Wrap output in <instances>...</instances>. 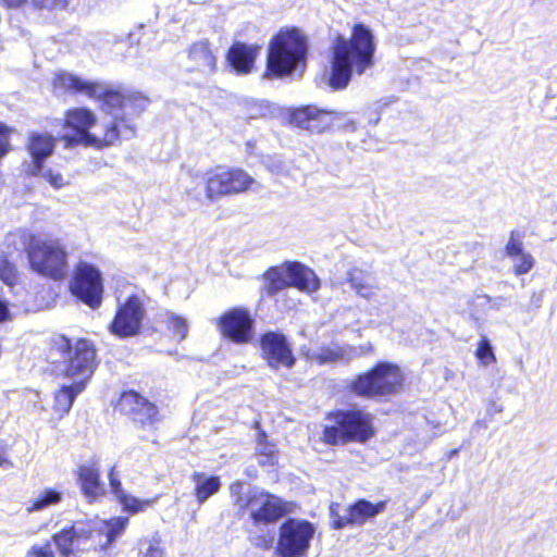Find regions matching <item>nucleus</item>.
Returning <instances> with one entry per match:
<instances>
[{
    "mask_svg": "<svg viewBox=\"0 0 557 557\" xmlns=\"http://www.w3.org/2000/svg\"><path fill=\"white\" fill-rule=\"evenodd\" d=\"M57 94L71 92L84 95L101 101V110L113 121L97 124L95 114L86 108L67 111L66 133L63 138L69 145L102 148L113 145L117 139H131L135 135L133 120L148 107L149 100L139 92L115 88L100 81H88L67 72H60L53 78Z\"/></svg>",
    "mask_w": 557,
    "mask_h": 557,
    "instance_id": "f257e3e1",
    "label": "nucleus"
},
{
    "mask_svg": "<svg viewBox=\"0 0 557 557\" xmlns=\"http://www.w3.org/2000/svg\"><path fill=\"white\" fill-rule=\"evenodd\" d=\"M375 44L372 32L363 24L354 26L349 39L338 37L332 46L329 85L345 89L354 74L362 75L374 64Z\"/></svg>",
    "mask_w": 557,
    "mask_h": 557,
    "instance_id": "f03ea898",
    "label": "nucleus"
},
{
    "mask_svg": "<svg viewBox=\"0 0 557 557\" xmlns=\"http://www.w3.org/2000/svg\"><path fill=\"white\" fill-rule=\"evenodd\" d=\"M129 519L127 517H113L108 520H101L90 523L77 522L69 529L53 535V541L64 557H78L81 552L109 548L116 539L125 531Z\"/></svg>",
    "mask_w": 557,
    "mask_h": 557,
    "instance_id": "7ed1b4c3",
    "label": "nucleus"
},
{
    "mask_svg": "<svg viewBox=\"0 0 557 557\" xmlns=\"http://www.w3.org/2000/svg\"><path fill=\"white\" fill-rule=\"evenodd\" d=\"M307 57V41L295 28L277 33L270 42L267 58L268 76L290 75Z\"/></svg>",
    "mask_w": 557,
    "mask_h": 557,
    "instance_id": "20e7f679",
    "label": "nucleus"
},
{
    "mask_svg": "<svg viewBox=\"0 0 557 557\" xmlns=\"http://www.w3.org/2000/svg\"><path fill=\"white\" fill-rule=\"evenodd\" d=\"M326 419L332 422L323 430V441L329 445L366 443L374 435L372 416L362 410H337Z\"/></svg>",
    "mask_w": 557,
    "mask_h": 557,
    "instance_id": "39448f33",
    "label": "nucleus"
},
{
    "mask_svg": "<svg viewBox=\"0 0 557 557\" xmlns=\"http://www.w3.org/2000/svg\"><path fill=\"white\" fill-rule=\"evenodd\" d=\"M32 269L42 276L62 280L69 272V253L58 238L32 235L26 248Z\"/></svg>",
    "mask_w": 557,
    "mask_h": 557,
    "instance_id": "423d86ee",
    "label": "nucleus"
},
{
    "mask_svg": "<svg viewBox=\"0 0 557 557\" xmlns=\"http://www.w3.org/2000/svg\"><path fill=\"white\" fill-rule=\"evenodd\" d=\"M230 493L239 512H250L255 523H271L285 515L281 499L258 488H245L237 481L231 484Z\"/></svg>",
    "mask_w": 557,
    "mask_h": 557,
    "instance_id": "0eeeda50",
    "label": "nucleus"
},
{
    "mask_svg": "<svg viewBox=\"0 0 557 557\" xmlns=\"http://www.w3.org/2000/svg\"><path fill=\"white\" fill-rule=\"evenodd\" d=\"M52 348L64 359V375L72 382H83L86 385L96 367L94 345L84 338L73 342L64 335H58L52 339Z\"/></svg>",
    "mask_w": 557,
    "mask_h": 557,
    "instance_id": "6e6552de",
    "label": "nucleus"
},
{
    "mask_svg": "<svg viewBox=\"0 0 557 557\" xmlns=\"http://www.w3.org/2000/svg\"><path fill=\"white\" fill-rule=\"evenodd\" d=\"M403 375L397 366L380 362L371 371L359 375L352 383V391L364 397L387 396L401 388Z\"/></svg>",
    "mask_w": 557,
    "mask_h": 557,
    "instance_id": "1a4fd4ad",
    "label": "nucleus"
},
{
    "mask_svg": "<svg viewBox=\"0 0 557 557\" xmlns=\"http://www.w3.org/2000/svg\"><path fill=\"white\" fill-rule=\"evenodd\" d=\"M403 375L397 366L380 362L371 371L359 375L352 383V391L364 397L387 396L401 388Z\"/></svg>",
    "mask_w": 557,
    "mask_h": 557,
    "instance_id": "9d476101",
    "label": "nucleus"
},
{
    "mask_svg": "<svg viewBox=\"0 0 557 557\" xmlns=\"http://www.w3.org/2000/svg\"><path fill=\"white\" fill-rule=\"evenodd\" d=\"M290 121L301 129L318 134L332 126L355 129V122L346 113L321 110L314 106L296 109Z\"/></svg>",
    "mask_w": 557,
    "mask_h": 557,
    "instance_id": "9b49d317",
    "label": "nucleus"
},
{
    "mask_svg": "<svg viewBox=\"0 0 557 557\" xmlns=\"http://www.w3.org/2000/svg\"><path fill=\"white\" fill-rule=\"evenodd\" d=\"M252 184H255V180L242 169L216 168L207 174V197L210 200H215L222 196L244 193Z\"/></svg>",
    "mask_w": 557,
    "mask_h": 557,
    "instance_id": "f8f14e48",
    "label": "nucleus"
},
{
    "mask_svg": "<svg viewBox=\"0 0 557 557\" xmlns=\"http://www.w3.org/2000/svg\"><path fill=\"white\" fill-rule=\"evenodd\" d=\"M315 529L305 520L288 519L280 528L277 553L281 557H302L307 554Z\"/></svg>",
    "mask_w": 557,
    "mask_h": 557,
    "instance_id": "ddd939ff",
    "label": "nucleus"
},
{
    "mask_svg": "<svg viewBox=\"0 0 557 557\" xmlns=\"http://www.w3.org/2000/svg\"><path fill=\"white\" fill-rule=\"evenodd\" d=\"M71 290L90 308H98L101 304L103 293L100 271L89 263L79 262L71 285Z\"/></svg>",
    "mask_w": 557,
    "mask_h": 557,
    "instance_id": "4468645a",
    "label": "nucleus"
},
{
    "mask_svg": "<svg viewBox=\"0 0 557 557\" xmlns=\"http://www.w3.org/2000/svg\"><path fill=\"white\" fill-rule=\"evenodd\" d=\"M146 311L139 296H129L121 305L110 324L111 332L119 337H131L140 331Z\"/></svg>",
    "mask_w": 557,
    "mask_h": 557,
    "instance_id": "2eb2a0df",
    "label": "nucleus"
},
{
    "mask_svg": "<svg viewBox=\"0 0 557 557\" xmlns=\"http://www.w3.org/2000/svg\"><path fill=\"white\" fill-rule=\"evenodd\" d=\"M253 320L243 308H234L220 318L222 334L235 343H247L252 337Z\"/></svg>",
    "mask_w": 557,
    "mask_h": 557,
    "instance_id": "dca6fc26",
    "label": "nucleus"
},
{
    "mask_svg": "<svg viewBox=\"0 0 557 557\" xmlns=\"http://www.w3.org/2000/svg\"><path fill=\"white\" fill-rule=\"evenodd\" d=\"M261 349L272 368H292L295 357L286 337L277 332H268L261 337Z\"/></svg>",
    "mask_w": 557,
    "mask_h": 557,
    "instance_id": "f3484780",
    "label": "nucleus"
},
{
    "mask_svg": "<svg viewBox=\"0 0 557 557\" xmlns=\"http://www.w3.org/2000/svg\"><path fill=\"white\" fill-rule=\"evenodd\" d=\"M54 146L55 140L51 135L47 133H33L27 145L32 162L27 164L26 173L33 176L40 175L44 170V162L52 154Z\"/></svg>",
    "mask_w": 557,
    "mask_h": 557,
    "instance_id": "a211bd4d",
    "label": "nucleus"
},
{
    "mask_svg": "<svg viewBox=\"0 0 557 557\" xmlns=\"http://www.w3.org/2000/svg\"><path fill=\"white\" fill-rule=\"evenodd\" d=\"M386 503L380 502L372 504L366 499H359L355 504L346 508L343 516H338L334 520L335 529H343L348 524H363L368 519L377 516L385 509Z\"/></svg>",
    "mask_w": 557,
    "mask_h": 557,
    "instance_id": "6ab92c4d",
    "label": "nucleus"
},
{
    "mask_svg": "<svg viewBox=\"0 0 557 557\" xmlns=\"http://www.w3.org/2000/svg\"><path fill=\"white\" fill-rule=\"evenodd\" d=\"M372 351V345L367 343L362 346H346L342 347L338 345L323 346L313 350L309 358L319 364L334 363L343 360H350L359 356L369 354Z\"/></svg>",
    "mask_w": 557,
    "mask_h": 557,
    "instance_id": "aec40b11",
    "label": "nucleus"
},
{
    "mask_svg": "<svg viewBox=\"0 0 557 557\" xmlns=\"http://www.w3.org/2000/svg\"><path fill=\"white\" fill-rule=\"evenodd\" d=\"M120 407L125 414L141 424L152 422L158 412L153 404L134 391L122 394Z\"/></svg>",
    "mask_w": 557,
    "mask_h": 557,
    "instance_id": "412c9836",
    "label": "nucleus"
},
{
    "mask_svg": "<svg viewBox=\"0 0 557 557\" xmlns=\"http://www.w3.org/2000/svg\"><path fill=\"white\" fill-rule=\"evenodd\" d=\"M505 252L512 261L516 275L527 274L534 267L535 260L533 256L524 250L521 235L516 231L510 233Z\"/></svg>",
    "mask_w": 557,
    "mask_h": 557,
    "instance_id": "4be33fe9",
    "label": "nucleus"
},
{
    "mask_svg": "<svg viewBox=\"0 0 557 557\" xmlns=\"http://www.w3.org/2000/svg\"><path fill=\"white\" fill-rule=\"evenodd\" d=\"M260 47L235 42L228 50L227 61L237 74H248L252 71Z\"/></svg>",
    "mask_w": 557,
    "mask_h": 557,
    "instance_id": "5701e85b",
    "label": "nucleus"
},
{
    "mask_svg": "<svg viewBox=\"0 0 557 557\" xmlns=\"http://www.w3.org/2000/svg\"><path fill=\"white\" fill-rule=\"evenodd\" d=\"M288 286L311 294L320 288V280L310 268L300 262H287Z\"/></svg>",
    "mask_w": 557,
    "mask_h": 557,
    "instance_id": "b1692460",
    "label": "nucleus"
},
{
    "mask_svg": "<svg viewBox=\"0 0 557 557\" xmlns=\"http://www.w3.org/2000/svg\"><path fill=\"white\" fill-rule=\"evenodd\" d=\"M77 475L82 492L90 502L98 499L104 494L97 462L81 466Z\"/></svg>",
    "mask_w": 557,
    "mask_h": 557,
    "instance_id": "393cba45",
    "label": "nucleus"
},
{
    "mask_svg": "<svg viewBox=\"0 0 557 557\" xmlns=\"http://www.w3.org/2000/svg\"><path fill=\"white\" fill-rule=\"evenodd\" d=\"M189 60L194 63L191 70L211 74L215 71L216 59L209 47L208 41H198L191 46L188 52Z\"/></svg>",
    "mask_w": 557,
    "mask_h": 557,
    "instance_id": "a878e982",
    "label": "nucleus"
},
{
    "mask_svg": "<svg viewBox=\"0 0 557 557\" xmlns=\"http://www.w3.org/2000/svg\"><path fill=\"white\" fill-rule=\"evenodd\" d=\"M194 482V494L199 505L207 502L212 495L216 494L221 486V479L219 476H208L201 472H195L191 475Z\"/></svg>",
    "mask_w": 557,
    "mask_h": 557,
    "instance_id": "bb28decb",
    "label": "nucleus"
},
{
    "mask_svg": "<svg viewBox=\"0 0 557 557\" xmlns=\"http://www.w3.org/2000/svg\"><path fill=\"white\" fill-rule=\"evenodd\" d=\"M347 281L360 297L371 299L376 294L377 287L373 284V278L361 269L354 268L349 270Z\"/></svg>",
    "mask_w": 557,
    "mask_h": 557,
    "instance_id": "cd10ccee",
    "label": "nucleus"
},
{
    "mask_svg": "<svg viewBox=\"0 0 557 557\" xmlns=\"http://www.w3.org/2000/svg\"><path fill=\"white\" fill-rule=\"evenodd\" d=\"M86 388L83 382H73L71 385H63L54 396L53 410L60 414V417L66 414L74 399Z\"/></svg>",
    "mask_w": 557,
    "mask_h": 557,
    "instance_id": "c85d7f7f",
    "label": "nucleus"
},
{
    "mask_svg": "<svg viewBox=\"0 0 557 557\" xmlns=\"http://www.w3.org/2000/svg\"><path fill=\"white\" fill-rule=\"evenodd\" d=\"M63 498V492L58 488L47 487L41 490L26 504L28 512L42 511L51 506L58 505Z\"/></svg>",
    "mask_w": 557,
    "mask_h": 557,
    "instance_id": "c756f323",
    "label": "nucleus"
},
{
    "mask_svg": "<svg viewBox=\"0 0 557 557\" xmlns=\"http://www.w3.org/2000/svg\"><path fill=\"white\" fill-rule=\"evenodd\" d=\"M267 281L265 289L269 295H274L277 292L288 286L287 278V262L278 267H272L264 273Z\"/></svg>",
    "mask_w": 557,
    "mask_h": 557,
    "instance_id": "7c9ffc66",
    "label": "nucleus"
},
{
    "mask_svg": "<svg viewBox=\"0 0 557 557\" xmlns=\"http://www.w3.org/2000/svg\"><path fill=\"white\" fill-rule=\"evenodd\" d=\"M163 322L178 341L186 338L188 333L187 320L174 312L166 311L163 315Z\"/></svg>",
    "mask_w": 557,
    "mask_h": 557,
    "instance_id": "2f4dec72",
    "label": "nucleus"
},
{
    "mask_svg": "<svg viewBox=\"0 0 557 557\" xmlns=\"http://www.w3.org/2000/svg\"><path fill=\"white\" fill-rule=\"evenodd\" d=\"M117 502L124 511H127L132 515L145 511L154 503L153 499H140L128 493H125L123 496H121Z\"/></svg>",
    "mask_w": 557,
    "mask_h": 557,
    "instance_id": "473e14b6",
    "label": "nucleus"
},
{
    "mask_svg": "<svg viewBox=\"0 0 557 557\" xmlns=\"http://www.w3.org/2000/svg\"><path fill=\"white\" fill-rule=\"evenodd\" d=\"M475 357L479 359L481 364L484 367L490 366L496 361L495 354L493 351V347L488 341V338L484 335L481 336L478 347L475 350Z\"/></svg>",
    "mask_w": 557,
    "mask_h": 557,
    "instance_id": "72a5a7b5",
    "label": "nucleus"
},
{
    "mask_svg": "<svg viewBox=\"0 0 557 557\" xmlns=\"http://www.w3.org/2000/svg\"><path fill=\"white\" fill-rule=\"evenodd\" d=\"M26 557H54L49 542L34 544L26 553Z\"/></svg>",
    "mask_w": 557,
    "mask_h": 557,
    "instance_id": "f704fd0d",
    "label": "nucleus"
},
{
    "mask_svg": "<svg viewBox=\"0 0 557 557\" xmlns=\"http://www.w3.org/2000/svg\"><path fill=\"white\" fill-rule=\"evenodd\" d=\"M476 306H488L490 309L498 310L502 307L505 306L506 298L504 297H496L492 298L487 295H478L474 299Z\"/></svg>",
    "mask_w": 557,
    "mask_h": 557,
    "instance_id": "c9c22d12",
    "label": "nucleus"
},
{
    "mask_svg": "<svg viewBox=\"0 0 557 557\" xmlns=\"http://www.w3.org/2000/svg\"><path fill=\"white\" fill-rule=\"evenodd\" d=\"M33 5L39 10H58L67 5V0H32Z\"/></svg>",
    "mask_w": 557,
    "mask_h": 557,
    "instance_id": "e433bc0d",
    "label": "nucleus"
},
{
    "mask_svg": "<svg viewBox=\"0 0 557 557\" xmlns=\"http://www.w3.org/2000/svg\"><path fill=\"white\" fill-rule=\"evenodd\" d=\"M147 548L144 550L141 548L140 554L143 557H164V553L162 547L160 546V541L157 539H152L147 541Z\"/></svg>",
    "mask_w": 557,
    "mask_h": 557,
    "instance_id": "4c0bfd02",
    "label": "nucleus"
},
{
    "mask_svg": "<svg viewBox=\"0 0 557 557\" xmlns=\"http://www.w3.org/2000/svg\"><path fill=\"white\" fill-rule=\"evenodd\" d=\"M0 278L8 285L13 286L16 282V270L10 263H4L0 269Z\"/></svg>",
    "mask_w": 557,
    "mask_h": 557,
    "instance_id": "58836bf2",
    "label": "nucleus"
},
{
    "mask_svg": "<svg viewBox=\"0 0 557 557\" xmlns=\"http://www.w3.org/2000/svg\"><path fill=\"white\" fill-rule=\"evenodd\" d=\"M10 128L0 123V159L7 154L10 149Z\"/></svg>",
    "mask_w": 557,
    "mask_h": 557,
    "instance_id": "ea45409f",
    "label": "nucleus"
},
{
    "mask_svg": "<svg viewBox=\"0 0 557 557\" xmlns=\"http://www.w3.org/2000/svg\"><path fill=\"white\" fill-rule=\"evenodd\" d=\"M48 182L51 186H53L54 188H62L64 187L67 182L64 180V177L60 174V173H54L53 171L51 170H48L46 172H41L40 173Z\"/></svg>",
    "mask_w": 557,
    "mask_h": 557,
    "instance_id": "a19ab883",
    "label": "nucleus"
},
{
    "mask_svg": "<svg viewBox=\"0 0 557 557\" xmlns=\"http://www.w3.org/2000/svg\"><path fill=\"white\" fill-rule=\"evenodd\" d=\"M115 468L113 467L109 473V482L111 487V493L114 495L116 500L123 496L126 492L123 490L120 480L116 478L114 473Z\"/></svg>",
    "mask_w": 557,
    "mask_h": 557,
    "instance_id": "79ce46f5",
    "label": "nucleus"
},
{
    "mask_svg": "<svg viewBox=\"0 0 557 557\" xmlns=\"http://www.w3.org/2000/svg\"><path fill=\"white\" fill-rule=\"evenodd\" d=\"M258 449L265 460H260L262 465H272L274 462V447L272 445H263L261 442L258 443Z\"/></svg>",
    "mask_w": 557,
    "mask_h": 557,
    "instance_id": "37998d69",
    "label": "nucleus"
},
{
    "mask_svg": "<svg viewBox=\"0 0 557 557\" xmlns=\"http://www.w3.org/2000/svg\"><path fill=\"white\" fill-rule=\"evenodd\" d=\"M13 467L14 465L8 456L7 445L0 441V468L8 470Z\"/></svg>",
    "mask_w": 557,
    "mask_h": 557,
    "instance_id": "c03bdc74",
    "label": "nucleus"
},
{
    "mask_svg": "<svg viewBox=\"0 0 557 557\" xmlns=\"http://www.w3.org/2000/svg\"><path fill=\"white\" fill-rule=\"evenodd\" d=\"M27 0H2V3L11 9L20 8L24 3H26Z\"/></svg>",
    "mask_w": 557,
    "mask_h": 557,
    "instance_id": "a18cd8bd",
    "label": "nucleus"
},
{
    "mask_svg": "<svg viewBox=\"0 0 557 557\" xmlns=\"http://www.w3.org/2000/svg\"><path fill=\"white\" fill-rule=\"evenodd\" d=\"M9 315V309L5 302L0 300V322L4 321Z\"/></svg>",
    "mask_w": 557,
    "mask_h": 557,
    "instance_id": "49530a36",
    "label": "nucleus"
},
{
    "mask_svg": "<svg viewBox=\"0 0 557 557\" xmlns=\"http://www.w3.org/2000/svg\"><path fill=\"white\" fill-rule=\"evenodd\" d=\"M262 543H264V547H267V541L263 539Z\"/></svg>",
    "mask_w": 557,
    "mask_h": 557,
    "instance_id": "de8ad7c7",
    "label": "nucleus"
}]
</instances>
